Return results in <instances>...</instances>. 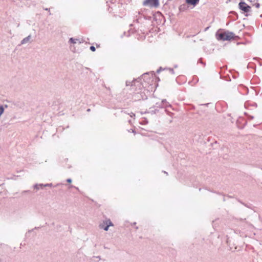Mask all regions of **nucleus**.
<instances>
[{
	"instance_id": "obj_1",
	"label": "nucleus",
	"mask_w": 262,
	"mask_h": 262,
	"mask_svg": "<svg viewBox=\"0 0 262 262\" xmlns=\"http://www.w3.org/2000/svg\"><path fill=\"white\" fill-rule=\"evenodd\" d=\"M215 36L218 40L222 41L230 40L232 39H234L235 38L238 37L232 32L227 31L220 32L219 30L216 32Z\"/></svg>"
},
{
	"instance_id": "obj_2",
	"label": "nucleus",
	"mask_w": 262,
	"mask_h": 262,
	"mask_svg": "<svg viewBox=\"0 0 262 262\" xmlns=\"http://www.w3.org/2000/svg\"><path fill=\"white\" fill-rule=\"evenodd\" d=\"M144 6L157 8L159 5V0H145L143 3Z\"/></svg>"
},
{
	"instance_id": "obj_3",
	"label": "nucleus",
	"mask_w": 262,
	"mask_h": 262,
	"mask_svg": "<svg viewBox=\"0 0 262 262\" xmlns=\"http://www.w3.org/2000/svg\"><path fill=\"white\" fill-rule=\"evenodd\" d=\"M113 224L111 222L110 219L106 220L105 222L99 225V227L101 229H103L105 231H107L110 226H113Z\"/></svg>"
},
{
	"instance_id": "obj_4",
	"label": "nucleus",
	"mask_w": 262,
	"mask_h": 262,
	"mask_svg": "<svg viewBox=\"0 0 262 262\" xmlns=\"http://www.w3.org/2000/svg\"><path fill=\"white\" fill-rule=\"evenodd\" d=\"M239 8L244 12L247 13L251 11V7L244 2H241L238 4Z\"/></svg>"
},
{
	"instance_id": "obj_5",
	"label": "nucleus",
	"mask_w": 262,
	"mask_h": 262,
	"mask_svg": "<svg viewBox=\"0 0 262 262\" xmlns=\"http://www.w3.org/2000/svg\"><path fill=\"white\" fill-rule=\"evenodd\" d=\"M200 0H186V3L190 5L195 6L199 3Z\"/></svg>"
},
{
	"instance_id": "obj_6",
	"label": "nucleus",
	"mask_w": 262,
	"mask_h": 262,
	"mask_svg": "<svg viewBox=\"0 0 262 262\" xmlns=\"http://www.w3.org/2000/svg\"><path fill=\"white\" fill-rule=\"evenodd\" d=\"M160 106L161 107H170L171 105L168 102L166 99H163L161 101V105Z\"/></svg>"
},
{
	"instance_id": "obj_7",
	"label": "nucleus",
	"mask_w": 262,
	"mask_h": 262,
	"mask_svg": "<svg viewBox=\"0 0 262 262\" xmlns=\"http://www.w3.org/2000/svg\"><path fill=\"white\" fill-rule=\"evenodd\" d=\"M31 38V35H28L27 37L24 38L21 41V44L23 45V44L27 43V42H28L30 41Z\"/></svg>"
},
{
	"instance_id": "obj_8",
	"label": "nucleus",
	"mask_w": 262,
	"mask_h": 262,
	"mask_svg": "<svg viewBox=\"0 0 262 262\" xmlns=\"http://www.w3.org/2000/svg\"><path fill=\"white\" fill-rule=\"evenodd\" d=\"M136 82H139L138 81H137L136 80H133L132 82H130L129 81H126V86L131 85V86H135L136 84Z\"/></svg>"
},
{
	"instance_id": "obj_9",
	"label": "nucleus",
	"mask_w": 262,
	"mask_h": 262,
	"mask_svg": "<svg viewBox=\"0 0 262 262\" xmlns=\"http://www.w3.org/2000/svg\"><path fill=\"white\" fill-rule=\"evenodd\" d=\"M33 187H34V189L38 190L40 188H43V184H36L34 185Z\"/></svg>"
},
{
	"instance_id": "obj_10",
	"label": "nucleus",
	"mask_w": 262,
	"mask_h": 262,
	"mask_svg": "<svg viewBox=\"0 0 262 262\" xmlns=\"http://www.w3.org/2000/svg\"><path fill=\"white\" fill-rule=\"evenodd\" d=\"M134 21H136L137 23H142V16H139L138 17L136 18V19L134 20Z\"/></svg>"
},
{
	"instance_id": "obj_11",
	"label": "nucleus",
	"mask_w": 262,
	"mask_h": 262,
	"mask_svg": "<svg viewBox=\"0 0 262 262\" xmlns=\"http://www.w3.org/2000/svg\"><path fill=\"white\" fill-rule=\"evenodd\" d=\"M5 111L4 106L0 104V116L2 115Z\"/></svg>"
},
{
	"instance_id": "obj_12",
	"label": "nucleus",
	"mask_w": 262,
	"mask_h": 262,
	"mask_svg": "<svg viewBox=\"0 0 262 262\" xmlns=\"http://www.w3.org/2000/svg\"><path fill=\"white\" fill-rule=\"evenodd\" d=\"M78 40L77 39H74L73 38H70L69 39V42L70 43H76L77 42V41Z\"/></svg>"
},
{
	"instance_id": "obj_13",
	"label": "nucleus",
	"mask_w": 262,
	"mask_h": 262,
	"mask_svg": "<svg viewBox=\"0 0 262 262\" xmlns=\"http://www.w3.org/2000/svg\"><path fill=\"white\" fill-rule=\"evenodd\" d=\"M149 74L148 73H144L142 75V78L144 79V80H145L146 77Z\"/></svg>"
},
{
	"instance_id": "obj_14",
	"label": "nucleus",
	"mask_w": 262,
	"mask_h": 262,
	"mask_svg": "<svg viewBox=\"0 0 262 262\" xmlns=\"http://www.w3.org/2000/svg\"><path fill=\"white\" fill-rule=\"evenodd\" d=\"M90 49L93 52H94L96 50L95 47L94 46H91Z\"/></svg>"
},
{
	"instance_id": "obj_15",
	"label": "nucleus",
	"mask_w": 262,
	"mask_h": 262,
	"mask_svg": "<svg viewBox=\"0 0 262 262\" xmlns=\"http://www.w3.org/2000/svg\"><path fill=\"white\" fill-rule=\"evenodd\" d=\"M47 186L51 187V186H52V184L50 183V184H46L45 185L43 184V187H47Z\"/></svg>"
},
{
	"instance_id": "obj_16",
	"label": "nucleus",
	"mask_w": 262,
	"mask_h": 262,
	"mask_svg": "<svg viewBox=\"0 0 262 262\" xmlns=\"http://www.w3.org/2000/svg\"><path fill=\"white\" fill-rule=\"evenodd\" d=\"M254 6H255L256 8H259V7H260V4L259 3H256L254 4Z\"/></svg>"
},
{
	"instance_id": "obj_17",
	"label": "nucleus",
	"mask_w": 262,
	"mask_h": 262,
	"mask_svg": "<svg viewBox=\"0 0 262 262\" xmlns=\"http://www.w3.org/2000/svg\"><path fill=\"white\" fill-rule=\"evenodd\" d=\"M169 70L170 71V72L172 74H174V70L173 69H171V68H170L169 69Z\"/></svg>"
},
{
	"instance_id": "obj_18",
	"label": "nucleus",
	"mask_w": 262,
	"mask_h": 262,
	"mask_svg": "<svg viewBox=\"0 0 262 262\" xmlns=\"http://www.w3.org/2000/svg\"><path fill=\"white\" fill-rule=\"evenodd\" d=\"M33 230H34V229H31V230H29L28 231V232H27V233H26V236H27V235H28L29 233H30V232H31L32 231H33Z\"/></svg>"
},
{
	"instance_id": "obj_19",
	"label": "nucleus",
	"mask_w": 262,
	"mask_h": 262,
	"mask_svg": "<svg viewBox=\"0 0 262 262\" xmlns=\"http://www.w3.org/2000/svg\"><path fill=\"white\" fill-rule=\"evenodd\" d=\"M67 182L68 183H71V182H72V179H70V178L68 179L67 180Z\"/></svg>"
},
{
	"instance_id": "obj_20",
	"label": "nucleus",
	"mask_w": 262,
	"mask_h": 262,
	"mask_svg": "<svg viewBox=\"0 0 262 262\" xmlns=\"http://www.w3.org/2000/svg\"><path fill=\"white\" fill-rule=\"evenodd\" d=\"M129 115H130V116L131 117H133L135 116V114H134V113H131L130 114H129Z\"/></svg>"
},
{
	"instance_id": "obj_21",
	"label": "nucleus",
	"mask_w": 262,
	"mask_h": 262,
	"mask_svg": "<svg viewBox=\"0 0 262 262\" xmlns=\"http://www.w3.org/2000/svg\"><path fill=\"white\" fill-rule=\"evenodd\" d=\"M198 62H200V63H203V61H202V59H201V58H200V59H199V60H198Z\"/></svg>"
},
{
	"instance_id": "obj_22",
	"label": "nucleus",
	"mask_w": 262,
	"mask_h": 262,
	"mask_svg": "<svg viewBox=\"0 0 262 262\" xmlns=\"http://www.w3.org/2000/svg\"><path fill=\"white\" fill-rule=\"evenodd\" d=\"M162 70V68H160L159 69H158L157 71V72L158 73H159L160 71H161Z\"/></svg>"
},
{
	"instance_id": "obj_23",
	"label": "nucleus",
	"mask_w": 262,
	"mask_h": 262,
	"mask_svg": "<svg viewBox=\"0 0 262 262\" xmlns=\"http://www.w3.org/2000/svg\"><path fill=\"white\" fill-rule=\"evenodd\" d=\"M129 132H131L132 133H135V130L134 129H131L130 130H129Z\"/></svg>"
},
{
	"instance_id": "obj_24",
	"label": "nucleus",
	"mask_w": 262,
	"mask_h": 262,
	"mask_svg": "<svg viewBox=\"0 0 262 262\" xmlns=\"http://www.w3.org/2000/svg\"><path fill=\"white\" fill-rule=\"evenodd\" d=\"M96 258L99 259H101V257L100 256H96Z\"/></svg>"
},
{
	"instance_id": "obj_25",
	"label": "nucleus",
	"mask_w": 262,
	"mask_h": 262,
	"mask_svg": "<svg viewBox=\"0 0 262 262\" xmlns=\"http://www.w3.org/2000/svg\"><path fill=\"white\" fill-rule=\"evenodd\" d=\"M45 10L46 11H50V9H49V8H46V9H45Z\"/></svg>"
},
{
	"instance_id": "obj_26",
	"label": "nucleus",
	"mask_w": 262,
	"mask_h": 262,
	"mask_svg": "<svg viewBox=\"0 0 262 262\" xmlns=\"http://www.w3.org/2000/svg\"><path fill=\"white\" fill-rule=\"evenodd\" d=\"M4 106V108H7L8 107V105L6 104Z\"/></svg>"
},
{
	"instance_id": "obj_27",
	"label": "nucleus",
	"mask_w": 262,
	"mask_h": 262,
	"mask_svg": "<svg viewBox=\"0 0 262 262\" xmlns=\"http://www.w3.org/2000/svg\"><path fill=\"white\" fill-rule=\"evenodd\" d=\"M163 172L166 173L167 175L168 174L167 172L166 171H163Z\"/></svg>"
},
{
	"instance_id": "obj_28",
	"label": "nucleus",
	"mask_w": 262,
	"mask_h": 262,
	"mask_svg": "<svg viewBox=\"0 0 262 262\" xmlns=\"http://www.w3.org/2000/svg\"><path fill=\"white\" fill-rule=\"evenodd\" d=\"M103 247H104V249H108V248L107 247H106L105 246H104Z\"/></svg>"
},
{
	"instance_id": "obj_29",
	"label": "nucleus",
	"mask_w": 262,
	"mask_h": 262,
	"mask_svg": "<svg viewBox=\"0 0 262 262\" xmlns=\"http://www.w3.org/2000/svg\"><path fill=\"white\" fill-rule=\"evenodd\" d=\"M74 188H75V189H76L77 190H79V189H78V187H76L74 186Z\"/></svg>"
},
{
	"instance_id": "obj_30",
	"label": "nucleus",
	"mask_w": 262,
	"mask_h": 262,
	"mask_svg": "<svg viewBox=\"0 0 262 262\" xmlns=\"http://www.w3.org/2000/svg\"><path fill=\"white\" fill-rule=\"evenodd\" d=\"M70 188H72V187H74V186H73V185H71V186H70Z\"/></svg>"
},
{
	"instance_id": "obj_31",
	"label": "nucleus",
	"mask_w": 262,
	"mask_h": 262,
	"mask_svg": "<svg viewBox=\"0 0 262 262\" xmlns=\"http://www.w3.org/2000/svg\"><path fill=\"white\" fill-rule=\"evenodd\" d=\"M250 118L252 119L253 118V116H250Z\"/></svg>"
},
{
	"instance_id": "obj_32",
	"label": "nucleus",
	"mask_w": 262,
	"mask_h": 262,
	"mask_svg": "<svg viewBox=\"0 0 262 262\" xmlns=\"http://www.w3.org/2000/svg\"><path fill=\"white\" fill-rule=\"evenodd\" d=\"M87 111H88V112L90 111V109H89H89H88V110H87Z\"/></svg>"
},
{
	"instance_id": "obj_33",
	"label": "nucleus",
	"mask_w": 262,
	"mask_h": 262,
	"mask_svg": "<svg viewBox=\"0 0 262 262\" xmlns=\"http://www.w3.org/2000/svg\"><path fill=\"white\" fill-rule=\"evenodd\" d=\"M38 228H39V227H35V228H34V229H38Z\"/></svg>"
},
{
	"instance_id": "obj_34",
	"label": "nucleus",
	"mask_w": 262,
	"mask_h": 262,
	"mask_svg": "<svg viewBox=\"0 0 262 262\" xmlns=\"http://www.w3.org/2000/svg\"><path fill=\"white\" fill-rule=\"evenodd\" d=\"M177 67V65L174 66V68H176Z\"/></svg>"
}]
</instances>
